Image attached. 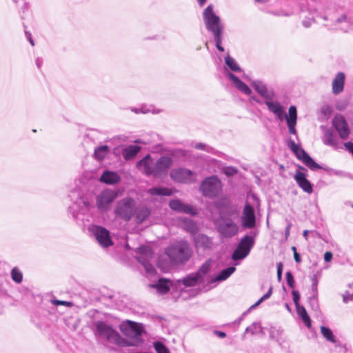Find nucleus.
Masks as SVG:
<instances>
[{"instance_id": "1", "label": "nucleus", "mask_w": 353, "mask_h": 353, "mask_svg": "<svg viewBox=\"0 0 353 353\" xmlns=\"http://www.w3.org/2000/svg\"><path fill=\"white\" fill-rule=\"evenodd\" d=\"M168 261L159 257L157 265L163 272H168L173 265H182L188 262L192 255V250L187 241L180 240L171 243L164 251Z\"/></svg>"}, {"instance_id": "2", "label": "nucleus", "mask_w": 353, "mask_h": 353, "mask_svg": "<svg viewBox=\"0 0 353 353\" xmlns=\"http://www.w3.org/2000/svg\"><path fill=\"white\" fill-rule=\"evenodd\" d=\"M210 268V263L207 261L197 272L190 273L182 279L175 281L174 289L182 299L194 297L199 293V290L194 288L205 282V276Z\"/></svg>"}, {"instance_id": "3", "label": "nucleus", "mask_w": 353, "mask_h": 353, "mask_svg": "<svg viewBox=\"0 0 353 353\" xmlns=\"http://www.w3.org/2000/svg\"><path fill=\"white\" fill-rule=\"evenodd\" d=\"M173 160L169 156H162L154 160L150 154L137 162V168L146 176L159 177L165 175L172 166Z\"/></svg>"}, {"instance_id": "4", "label": "nucleus", "mask_w": 353, "mask_h": 353, "mask_svg": "<svg viewBox=\"0 0 353 353\" xmlns=\"http://www.w3.org/2000/svg\"><path fill=\"white\" fill-rule=\"evenodd\" d=\"M94 335L97 341L113 344L118 347H126L128 343L119 332L105 321H98L95 323Z\"/></svg>"}, {"instance_id": "5", "label": "nucleus", "mask_w": 353, "mask_h": 353, "mask_svg": "<svg viewBox=\"0 0 353 353\" xmlns=\"http://www.w3.org/2000/svg\"><path fill=\"white\" fill-rule=\"evenodd\" d=\"M203 19L206 29L213 36L216 48L219 51L223 52L224 48L221 46V43L224 25L221 22L220 17L214 12L212 5H209L203 10Z\"/></svg>"}, {"instance_id": "6", "label": "nucleus", "mask_w": 353, "mask_h": 353, "mask_svg": "<svg viewBox=\"0 0 353 353\" xmlns=\"http://www.w3.org/2000/svg\"><path fill=\"white\" fill-rule=\"evenodd\" d=\"M265 103L267 105L268 110L273 113L279 121H282L285 118L289 132L292 134L296 135V108L294 105H291L288 110V114H286L284 107L279 101L274 100V98H270L265 100Z\"/></svg>"}, {"instance_id": "7", "label": "nucleus", "mask_w": 353, "mask_h": 353, "mask_svg": "<svg viewBox=\"0 0 353 353\" xmlns=\"http://www.w3.org/2000/svg\"><path fill=\"white\" fill-rule=\"evenodd\" d=\"M119 330L128 339H125L128 343L126 347L138 346L143 342L141 339L144 332L143 324L127 320L119 325Z\"/></svg>"}, {"instance_id": "8", "label": "nucleus", "mask_w": 353, "mask_h": 353, "mask_svg": "<svg viewBox=\"0 0 353 353\" xmlns=\"http://www.w3.org/2000/svg\"><path fill=\"white\" fill-rule=\"evenodd\" d=\"M318 1H303L299 6L301 18V25L305 28H310L315 23V17H322L325 14L318 11Z\"/></svg>"}, {"instance_id": "9", "label": "nucleus", "mask_w": 353, "mask_h": 353, "mask_svg": "<svg viewBox=\"0 0 353 353\" xmlns=\"http://www.w3.org/2000/svg\"><path fill=\"white\" fill-rule=\"evenodd\" d=\"M262 10L276 16H290L295 12L294 7L287 1H257Z\"/></svg>"}, {"instance_id": "10", "label": "nucleus", "mask_w": 353, "mask_h": 353, "mask_svg": "<svg viewBox=\"0 0 353 353\" xmlns=\"http://www.w3.org/2000/svg\"><path fill=\"white\" fill-rule=\"evenodd\" d=\"M114 213L116 218L125 221H130L136 213V202L129 196L117 201Z\"/></svg>"}, {"instance_id": "11", "label": "nucleus", "mask_w": 353, "mask_h": 353, "mask_svg": "<svg viewBox=\"0 0 353 353\" xmlns=\"http://www.w3.org/2000/svg\"><path fill=\"white\" fill-rule=\"evenodd\" d=\"M322 18L327 21L324 26L330 30H341L347 32L353 30V23L347 20L346 15H342L340 17H336L329 12H325Z\"/></svg>"}, {"instance_id": "12", "label": "nucleus", "mask_w": 353, "mask_h": 353, "mask_svg": "<svg viewBox=\"0 0 353 353\" xmlns=\"http://www.w3.org/2000/svg\"><path fill=\"white\" fill-rule=\"evenodd\" d=\"M222 183L220 179L216 176H212L205 178L200 185V191L203 195L214 198L217 196L222 191Z\"/></svg>"}, {"instance_id": "13", "label": "nucleus", "mask_w": 353, "mask_h": 353, "mask_svg": "<svg viewBox=\"0 0 353 353\" xmlns=\"http://www.w3.org/2000/svg\"><path fill=\"white\" fill-rule=\"evenodd\" d=\"M288 145L294 153L296 157L299 160L302 161L310 170H316L318 169H323V168L316 163L299 144H296L294 141L289 139L288 141ZM324 170L325 169L324 168Z\"/></svg>"}, {"instance_id": "14", "label": "nucleus", "mask_w": 353, "mask_h": 353, "mask_svg": "<svg viewBox=\"0 0 353 353\" xmlns=\"http://www.w3.org/2000/svg\"><path fill=\"white\" fill-rule=\"evenodd\" d=\"M216 229L223 238H231L239 232V225L230 218L221 216L216 221Z\"/></svg>"}, {"instance_id": "15", "label": "nucleus", "mask_w": 353, "mask_h": 353, "mask_svg": "<svg viewBox=\"0 0 353 353\" xmlns=\"http://www.w3.org/2000/svg\"><path fill=\"white\" fill-rule=\"evenodd\" d=\"M254 245V238L250 235H245L239 241L236 248L234 250L232 259L234 261L242 260L250 253Z\"/></svg>"}, {"instance_id": "16", "label": "nucleus", "mask_w": 353, "mask_h": 353, "mask_svg": "<svg viewBox=\"0 0 353 353\" xmlns=\"http://www.w3.org/2000/svg\"><path fill=\"white\" fill-rule=\"evenodd\" d=\"M254 245V238L250 235H245L239 241L236 248L234 250L232 259L234 261L242 260L250 253Z\"/></svg>"}, {"instance_id": "17", "label": "nucleus", "mask_w": 353, "mask_h": 353, "mask_svg": "<svg viewBox=\"0 0 353 353\" xmlns=\"http://www.w3.org/2000/svg\"><path fill=\"white\" fill-rule=\"evenodd\" d=\"M138 256L137 260L143 265L146 272L149 274H153L155 272V268L150 263V260L153 256L152 249L145 245L138 248L136 250Z\"/></svg>"}, {"instance_id": "18", "label": "nucleus", "mask_w": 353, "mask_h": 353, "mask_svg": "<svg viewBox=\"0 0 353 353\" xmlns=\"http://www.w3.org/2000/svg\"><path fill=\"white\" fill-rule=\"evenodd\" d=\"M88 229L99 244L103 248H108L112 245L110 232L105 228L92 225H90Z\"/></svg>"}, {"instance_id": "19", "label": "nucleus", "mask_w": 353, "mask_h": 353, "mask_svg": "<svg viewBox=\"0 0 353 353\" xmlns=\"http://www.w3.org/2000/svg\"><path fill=\"white\" fill-rule=\"evenodd\" d=\"M170 175L173 181L181 183H191L196 180V173L183 168L173 169Z\"/></svg>"}, {"instance_id": "20", "label": "nucleus", "mask_w": 353, "mask_h": 353, "mask_svg": "<svg viewBox=\"0 0 353 353\" xmlns=\"http://www.w3.org/2000/svg\"><path fill=\"white\" fill-rule=\"evenodd\" d=\"M117 196V192L112 190L105 189L102 191L97 197L98 210L101 212L107 211Z\"/></svg>"}, {"instance_id": "21", "label": "nucleus", "mask_w": 353, "mask_h": 353, "mask_svg": "<svg viewBox=\"0 0 353 353\" xmlns=\"http://www.w3.org/2000/svg\"><path fill=\"white\" fill-rule=\"evenodd\" d=\"M241 225L245 228H253L256 224V216L254 208L246 203L243 208L241 217Z\"/></svg>"}, {"instance_id": "22", "label": "nucleus", "mask_w": 353, "mask_h": 353, "mask_svg": "<svg viewBox=\"0 0 353 353\" xmlns=\"http://www.w3.org/2000/svg\"><path fill=\"white\" fill-rule=\"evenodd\" d=\"M294 179L299 187L302 190L309 194L313 192V186L309 180L307 179L305 173L296 171L294 174Z\"/></svg>"}, {"instance_id": "23", "label": "nucleus", "mask_w": 353, "mask_h": 353, "mask_svg": "<svg viewBox=\"0 0 353 353\" xmlns=\"http://www.w3.org/2000/svg\"><path fill=\"white\" fill-rule=\"evenodd\" d=\"M333 125L343 139L347 138L350 130L345 119L342 116H336L333 119Z\"/></svg>"}, {"instance_id": "24", "label": "nucleus", "mask_w": 353, "mask_h": 353, "mask_svg": "<svg viewBox=\"0 0 353 353\" xmlns=\"http://www.w3.org/2000/svg\"><path fill=\"white\" fill-rule=\"evenodd\" d=\"M170 208L179 212H183L194 215L196 214L195 210L190 205L185 204L179 199L171 200L169 203Z\"/></svg>"}, {"instance_id": "25", "label": "nucleus", "mask_w": 353, "mask_h": 353, "mask_svg": "<svg viewBox=\"0 0 353 353\" xmlns=\"http://www.w3.org/2000/svg\"><path fill=\"white\" fill-rule=\"evenodd\" d=\"M175 282L170 280L159 279L157 283H152L148 285L150 288H154L159 294L167 293L171 288H174Z\"/></svg>"}, {"instance_id": "26", "label": "nucleus", "mask_w": 353, "mask_h": 353, "mask_svg": "<svg viewBox=\"0 0 353 353\" xmlns=\"http://www.w3.org/2000/svg\"><path fill=\"white\" fill-rule=\"evenodd\" d=\"M194 241L196 248L208 250L211 249L213 245L212 239L203 234H198L194 236Z\"/></svg>"}, {"instance_id": "27", "label": "nucleus", "mask_w": 353, "mask_h": 353, "mask_svg": "<svg viewBox=\"0 0 353 353\" xmlns=\"http://www.w3.org/2000/svg\"><path fill=\"white\" fill-rule=\"evenodd\" d=\"M254 90L265 100L274 98V93L272 90L268 88L267 85L260 81H255L252 83Z\"/></svg>"}, {"instance_id": "28", "label": "nucleus", "mask_w": 353, "mask_h": 353, "mask_svg": "<svg viewBox=\"0 0 353 353\" xmlns=\"http://www.w3.org/2000/svg\"><path fill=\"white\" fill-rule=\"evenodd\" d=\"M226 76L232 81L234 85L241 92L247 95H250L252 91L250 88L237 77L230 72H226Z\"/></svg>"}, {"instance_id": "29", "label": "nucleus", "mask_w": 353, "mask_h": 353, "mask_svg": "<svg viewBox=\"0 0 353 353\" xmlns=\"http://www.w3.org/2000/svg\"><path fill=\"white\" fill-rule=\"evenodd\" d=\"M120 179V176L116 172L109 170L104 171L100 177V181L109 185L116 184Z\"/></svg>"}, {"instance_id": "30", "label": "nucleus", "mask_w": 353, "mask_h": 353, "mask_svg": "<svg viewBox=\"0 0 353 353\" xmlns=\"http://www.w3.org/2000/svg\"><path fill=\"white\" fill-rule=\"evenodd\" d=\"M345 74L339 72L332 81V92L335 94L341 93L344 88Z\"/></svg>"}, {"instance_id": "31", "label": "nucleus", "mask_w": 353, "mask_h": 353, "mask_svg": "<svg viewBox=\"0 0 353 353\" xmlns=\"http://www.w3.org/2000/svg\"><path fill=\"white\" fill-rule=\"evenodd\" d=\"M272 293V288H270L267 293H265L261 299H259L254 304H253L245 312H244L241 316L234 321V323L239 325L243 321L244 316L252 309L256 307L259 305L263 301L269 299Z\"/></svg>"}, {"instance_id": "32", "label": "nucleus", "mask_w": 353, "mask_h": 353, "mask_svg": "<svg viewBox=\"0 0 353 353\" xmlns=\"http://www.w3.org/2000/svg\"><path fill=\"white\" fill-rule=\"evenodd\" d=\"M132 111L134 112L137 114L143 113V114H159L162 112V110L158 108H156L154 105L151 104H144L142 105L139 108H133Z\"/></svg>"}, {"instance_id": "33", "label": "nucleus", "mask_w": 353, "mask_h": 353, "mask_svg": "<svg viewBox=\"0 0 353 353\" xmlns=\"http://www.w3.org/2000/svg\"><path fill=\"white\" fill-rule=\"evenodd\" d=\"M174 191L168 188H152L148 190V193L151 196H170L173 194Z\"/></svg>"}, {"instance_id": "34", "label": "nucleus", "mask_w": 353, "mask_h": 353, "mask_svg": "<svg viewBox=\"0 0 353 353\" xmlns=\"http://www.w3.org/2000/svg\"><path fill=\"white\" fill-rule=\"evenodd\" d=\"M140 150V146L137 145H131L123 150L122 154L125 160H130L134 158L138 154Z\"/></svg>"}, {"instance_id": "35", "label": "nucleus", "mask_w": 353, "mask_h": 353, "mask_svg": "<svg viewBox=\"0 0 353 353\" xmlns=\"http://www.w3.org/2000/svg\"><path fill=\"white\" fill-rule=\"evenodd\" d=\"M296 312H297V314L301 319V320L303 322V323L307 327H310V326H311V320H310V318L309 315L307 313V311H306L305 308L303 306H302V305H299L298 307H296Z\"/></svg>"}, {"instance_id": "36", "label": "nucleus", "mask_w": 353, "mask_h": 353, "mask_svg": "<svg viewBox=\"0 0 353 353\" xmlns=\"http://www.w3.org/2000/svg\"><path fill=\"white\" fill-rule=\"evenodd\" d=\"M109 152L110 148L108 145H101L95 148L94 152V157L98 161H102L105 159Z\"/></svg>"}, {"instance_id": "37", "label": "nucleus", "mask_w": 353, "mask_h": 353, "mask_svg": "<svg viewBox=\"0 0 353 353\" xmlns=\"http://www.w3.org/2000/svg\"><path fill=\"white\" fill-rule=\"evenodd\" d=\"M236 268L234 267H229L220 272L215 277L216 281H223L226 280L232 273L234 272Z\"/></svg>"}, {"instance_id": "38", "label": "nucleus", "mask_w": 353, "mask_h": 353, "mask_svg": "<svg viewBox=\"0 0 353 353\" xmlns=\"http://www.w3.org/2000/svg\"><path fill=\"white\" fill-rule=\"evenodd\" d=\"M245 333H250L252 335L259 334H264L263 327L261 323L257 322H254L250 326L248 327L245 329Z\"/></svg>"}, {"instance_id": "39", "label": "nucleus", "mask_w": 353, "mask_h": 353, "mask_svg": "<svg viewBox=\"0 0 353 353\" xmlns=\"http://www.w3.org/2000/svg\"><path fill=\"white\" fill-rule=\"evenodd\" d=\"M183 228L185 230L192 234H196L198 230L196 224L190 219H185L183 221Z\"/></svg>"}, {"instance_id": "40", "label": "nucleus", "mask_w": 353, "mask_h": 353, "mask_svg": "<svg viewBox=\"0 0 353 353\" xmlns=\"http://www.w3.org/2000/svg\"><path fill=\"white\" fill-rule=\"evenodd\" d=\"M324 144L327 145L336 146V141L334 136L330 130H326L323 137Z\"/></svg>"}, {"instance_id": "41", "label": "nucleus", "mask_w": 353, "mask_h": 353, "mask_svg": "<svg viewBox=\"0 0 353 353\" xmlns=\"http://www.w3.org/2000/svg\"><path fill=\"white\" fill-rule=\"evenodd\" d=\"M136 214L137 221L141 223L150 215V210L147 208H143L136 210Z\"/></svg>"}, {"instance_id": "42", "label": "nucleus", "mask_w": 353, "mask_h": 353, "mask_svg": "<svg viewBox=\"0 0 353 353\" xmlns=\"http://www.w3.org/2000/svg\"><path fill=\"white\" fill-rule=\"evenodd\" d=\"M225 62L226 65L233 72H240L241 68L239 66L237 62L230 56L228 55L225 58Z\"/></svg>"}, {"instance_id": "43", "label": "nucleus", "mask_w": 353, "mask_h": 353, "mask_svg": "<svg viewBox=\"0 0 353 353\" xmlns=\"http://www.w3.org/2000/svg\"><path fill=\"white\" fill-rule=\"evenodd\" d=\"M321 332L323 337H325L328 341L335 343V336L333 334L332 331L330 328L325 326H321Z\"/></svg>"}, {"instance_id": "44", "label": "nucleus", "mask_w": 353, "mask_h": 353, "mask_svg": "<svg viewBox=\"0 0 353 353\" xmlns=\"http://www.w3.org/2000/svg\"><path fill=\"white\" fill-rule=\"evenodd\" d=\"M12 279L17 283H21L23 281L22 272L17 268H14L11 271Z\"/></svg>"}, {"instance_id": "45", "label": "nucleus", "mask_w": 353, "mask_h": 353, "mask_svg": "<svg viewBox=\"0 0 353 353\" xmlns=\"http://www.w3.org/2000/svg\"><path fill=\"white\" fill-rule=\"evenodd\" d=\"M77 204L78 205L79 210L84 211L85 210H89L91 204L90 201L85 198L81 197L79 201L77 202Z\"/></svg>"}, {"instance_id": "46", "label": "nucleus", "mask_w": 353, "mask_h": 353, "mask_svg": "<svg viewBox=\"0 0 353 353\" xmlns=\"http://www.w3.org/2000/svg\"><path fill=\"white\" fill-rule=\"evenodd\" d=\"M154 347L157 353H168V350L167 347L161 342L154 343Z\"/></svg>"}, {"instance_id": "47", "label": "nucleus", "mask_w": 353, "mask_h": 353, "mask_svg": "<svg viewBox=\"0 0 353 353\" xmlns=\"http://www.w3.org/2000/svg\"><path fill=\"white\" fill-rule=\"evenodd\" d=\"M223 172L227 176H233L237 172V170L234 167L228 166L223 168Z\"/></svg>"}, {"instance_id": "48", "label": "nucleus", "mask_w": 353, "mask_h": 353, "mask_svg": "<svg viewBox=\"0 0 353 353\" xmlns=\"http://www.w3.org/2000/svg\"><path fill=\"white\" fill-rule=\"evenodd\" d=\"M293 301L296 307H298L301 305L299 304V300H300V294L296 290H292V292Z\"/></svg>"}, {"instance_id": "49", "label": "nucleus", "mask_w": 353, "mask_h": 353, "mask_svg": "<svg viewBox=\"0 0 353 353\" xmlns=\"http://www.w3.org/2000/svg\"><path fill=\"white\" fill-rule=\"evenodd\" d=\"M286 281H287L288 285L290 288H293L294 286V280L293 275L290 272H288L286 273Z\"/></svg>"}, {"instance_id": "50", "label": "nucleus", "mask_w": 353, "mask_h": 353, "mask_svg": "<svg viewBox=\"0 0 353 353\" xmlns=\"http://www.w3.org/2000/svg\"><path fill=\"white\" fill-rule=\"evenodd\" d=\"M52 303L55 305H65V306H68V307H70L72 305V303L71 302H69V301H59V300H52L51 301Z\"/></svg>"}, {"instance_id": "51", "label": "nucleus", "mask_w": 353, "mask_h": 353, "mask_svg": "<svg viewBox=\"0 0 353 353\" xmlns=\"http://www.w3.org/2000/svg\"><path fill=\"white\" fill-rule=\"evenodd\" d=\"M282 271H283V265L281 263H279L277 264V277L279 281L281 279V277H282Z\"/></svg>"}, {"instance_id": "52", "label": "nucleus", "mask_w": 353, "mask_h": 353, "mask_svg": "<svg viewBox=\"0 0 353 353\" xmlns=\"http://www.w3.org/2000/svg\"><path fill=\"white\" fill-rule=\"evenodd\" d=\"M196 149L200 150H208V146L202 143H197L194 146Z\"/></svg>"}, {"instance_id": "53", "label": "nucleus", "mask_w": 353, "mask_h": 353, "mask_svg": "<svg viewBox=\"0 0 353 353\" xmlns=\"http://www.w3.org/2000/svg\"><path fill=\"white\" fill-rule=\"evenodd\" d=\"M344 146L347 150H348L353 155V143L347 142L344 143Z\"/></svg>"}, {"instance_id": "54", "label": "nucleus", "mask_w": 353, "mask_h": 353, "mask_svg": "<svg viewBox=\"0 0 353 353\" xmlns=\"http://www.w3.org/2000/svg\"><path fill=\"white\" fill-rule=\"evenodd\" d=\"M332 254L330 252H326L325 254H324V260L326 261V262H330L332 259Z\"/></svg>"}, {"instance_id": "55", "label": "nucleus", "mask_w": 353, "mask_h": 353, "mask_svg": "<svg viewBox=\"0 0 353 353\" xmlns=\"http://www.w3.org/2000/svg\"><path fill=\"white\" fill-rule=\"evenodd\" d=\"M312 288L314 291H316V289H317V284H318V281H317V279L315 276H314L312 279Z\"/></svg>"}, {"instance_id": "56", "label": "nucleus", "mask_w": 353, "mask_h": 353, "mask_svg": "<svg viewBox=\"0 0 353 353\" xmlns=\"http://www.w3.org/2000/svg\"><path fill=\"white\" fill-rule=\"evenodd\" d=\"M25 34H26V37L27 38V39L29 41V42L30 43V44L34 46V42L32 38V35L30 34V32H28V31H25Z\"/></svg>"}, {"instance_id": "57", "label": "nucleus", "mask_w": 353, "mask_h": 353, "mask_svg": "<svg viewBox=\"0 0 353 353\" xmlns=\"http://www.w3.org/2000/svg\"><path fill=\"white\" fill-rule=\"evenodd\" d=\"M291 226H292V224L289 222L285 228V238L287 239L289 235H290V228H291Z\"/></svg>"}, {"instance_id": "58", "label": "nucleus", "mask_w": 353, "mask_h": 353, "mask_svg": "<svg viewBox=\"0 0 353 353\" xmlns=\"http://www.w3.org/2000/svg\"><path fill=\"white\" fill-rule=\"evenodd\" d=\"M43 63V60L41 58H37L36 59V65L39 69L41 68Z\"/></svg>"}, {"instance_id": "59", "label": "nucleus", "mask_w": 353, "mask_h": 353, "mask_svg": "<svg viewBox=\"0 0 353 353\" xmlns=\"http://www.w3.org/2000/svg\"><path fill=\"white\" fill-rule=\"evenodd\" d=\"M294 258L296 263H300L301 261V256L299 254L297 253V252H295V253H294Z\"/></svg>"}, {"instance_id": "60", "label": "nucleus", "mask_w": 353, "mask_h": 353, "mask_svg": "<svg viewBox=\"0 0 353 353\" xmlns=\"http://www.w3.org/2000/svg\"><path fill=\"white\" fill-rule=\"evenodd\" d=\"M215 334L220 338H225L226 336L225 333L221 331H216Z\"/></svg>"}, {"instance_id": "61", "label": "nucleus", "mask_w": 353, "mask_h": 353, "mask_svg": "<svg viewBox=\"0 0 353 353\" xmlns=\"http://www.w3.org/2000/svg\"><path fill=\"white\" fill-rule=\"evenodd\" d=\"M350 299L351 300L353 299V294L351 295V297H349V296H345V295L343 296V301L345 303H347Z\"/></svg>"}, {"instance_id": "62", "label": "nucleus", "mask_w": 353, "mask_h": 353, "mask_svg": "<svg viewBox=\"0 0 353 353\" xmlns=\"http://www.w3.org/2000/svg\"><path fill=\"white\" fill-rule=\"evenodd\" d=\"M308 233H309L308 230H304L303 232V236L305 239V240L308 239V237H307L308 236Z\"/></svg>"}, {"instance_id": "63", "label": "nucleus", "mask_w": 353, "mask_h": 353, "mask_svg": "<svg viewBox=\"0 0 353 353\" xmlns=\"http://www.w3.org/2000/svg\"><path fill=\"white\" fill-rule=\"evenodd\" d=\"M252 198H253V199H254L256 201V204L259 205V200H258L257 197L255 195H252Z\"/></svg>"}, {"instance_id": "64", "label": "nucleus", "mask_w": 353, "mask_h": 353, "mask_svg": "<svg viewBox=\"0 0 353 353\" xmlns=\"http://www.w3.org/2000/svg\"><path fill=\"white\" fill-rule=\"evenodd\" d=\"M285 307L289 312H291V308L290 307L288 304H285Z\"/></svg>"}]
</instances>
